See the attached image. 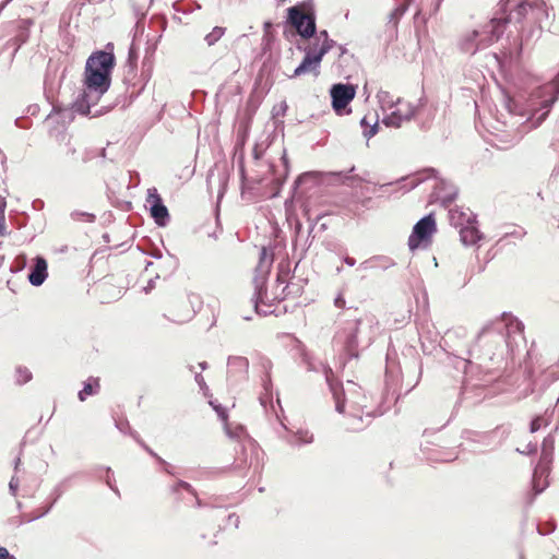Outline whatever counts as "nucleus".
I'll return each mask as SVG.
<instances>
[{
  "mask_svg": "<svg viewBox=\"0 0 559 559\" xmlns=\"http://www.w3.org/2000/svg\"><path fill=\"white\" fill-rule=\"evenodd\" d=\"M114 67L115 56L111 52L100 50L88 57L84 71V88L72 104L75 112L83 116L91 112V107L109 90Z\"/></svg>",
  "mask_w": 559,
  "mask_h": 559,
  "instance_id": "obj_1",
  "label": "nucleus"
},
{
  "mask_svg": "<svg viewBox=\"0 0 559 559\" xmlns=\"http://www.w3.org/2000/svg\"><path fill=\"white\" fill-rule=\"evenodd\" d=\"M548 7L544 0H522L508 14L500 16L502 27L507 23L521 24L518 55H521L523 46L533 38L539 37L543 29V22L548 20Z\"/></svg>",
  "mask_w": 559,
  "mask_h": 559,
  "instance_id": "obj_2",
  "label": "nucleus"
},
{
  "mask_svg": "<svg viewBox=\"0 0 559 559\" xmlns=\"http://www.w3.org/2000/svg\"><path fill=\"white\" fill-rule=\"evenodd\" d=\"M379 330V322L371 313L348 319L336 332L334 341L340 344L349 358H357L359 347H369Z\"/></svg>",
  "mask_w": 559,
  "mask_h": 559,
  "instance_id": "obj_3",
  "label": "nucleus"
},
{
  "mask_svg": "<svg viewBox=\"0 0 559 559\" xmlns=\"http://www.w3.org/2000/svg\"><path fill=\"white\" fill-rule=\"evenodd\" d=\"M321 369L335 402V411L344 414L347 407L348 415L361 421L362 408L366 407L362 402L366 397L361 393L360 386L353 381H347L344 386L335 379L332 368L321 365Z\"/></svg>",
  "mask_w": 559,
  "mask_h": 559,
  "instance_id": "obj_4",
  "label": "nucleus"
},
{
  "mask_svg": "<svg viewBox=\"0 0 559 559\" xmlns=\"http://www.w3.org/2000/svg\"><path fill=\"white\" fill-rule=\"evenodd\" d=\"M523 329L521 321L503 313L501 319L483 328L477 335V344L488 346L486 354L492 359L493 356L502 354L504 347L510 346V334H522Z\"/></svg>",
  "mask_w": 559,
  "mask_h": 559,
  "instance_id": "obj_5",
  "label": "nucleus"
},
{
  "mask_svg": "<svg viewBox=\"0 0 559 559\" xmlns=\"http://www.w3.org/2000/svg\"><path fill=\"white\" fill-rule=\"evenodd\" d=\"M502 34V20L495 16L487 23L464 32L457 46L462 52L473 56L491 46Z\"/></svg>",
  "mask_w": 559,
  "mask_h": 559,
  "instance_id": "obj_6",
  "label": "nucleus"
},
{
  "mask_svg": "<svg viewBox=\"0 0 559 559\" xmlns=\"http://www.w3.org/2000/svg\"><path fill=\"white\" fill-rule=\"evenodd\" d=\"M378 97L382 106H388L389 109H392L391 112L382 119V123L391 128H401L404 123L415 119L426 103L424 98H419L416 103L397 98L396 102L389 104L386 103V98L389 97L388 92H380Z\"/></svg>",
  "mask_w": 559,
  "mask_h": 559,
  "instance_id": "obj_7",
  "label": "nucleus"
},
{
  "mask_svg": "<svg viewBox=\"0 0 559 559\" xmlns=\"http://www.w3.org/2000/svg\"><path fill=\"white\" fill-rule=\"evenodd\" d=\"M272 262V255H269L266 249L262 248L260 252V261L255 267V274L253 277L254 293L252 296V301L254 302V309L257 313H259V304L264 302V297L266 296V280Z\"/></svg>",
  "mask_w": 559,
  "mask_h": 559,
  "instance_id": "obj_8",
  "label": "nucleus"
},
{
  "mask_svg": "<svg viewBox=\"0 0 559 559\" xmlns=\"http://www.w3.org/2000/svg\"><path fill=\"white\" fill-rule=\"evenodd\" d=\"M287 20L305 39H311L317 34L316 15L312 12L307 13L297 5L290 7L287 10Z\"/></svg>",
  "mask_w": 559,
  "mask_h": 559,
  "instance_id": "obj_9",
  "label": "nucleus"
},
{
  "mask_svg": "<svg viewBox=\"0 0 559 559\" xmlns=\"http://www.w3.org/2000/svg\"><path fill=\"white\" fill-rule=\"evenodd\" d=\"M436 219L433 214H428L420 218L413 227V231L408 238V247L411 250L417 249L421 243L428 242L433 233H436Z\"/></svg>",
  "mask_w": 559,
  "mask_h": 559,
  "instance_id": "obj_10",
  "label": "nucleus"
},
{
  "mask_svg": "<svg viewBox=\"0 0 559 559\" xmlns=\"http://www.w3.org/2000/svg\"><path fill=\"white\" fill-rule=\"evenodd\" d=\"M551 88L554 91V95L550 98L543 100L540 108L527 118L525 121V124H527V127H525V131L539 127L547 118L552 105L557 102L559 96V71L552 80Z\"/></svg>",
  "mask_w": 559,
  "mask_h": 559,
  "instance_id": "obj_11",
  "label": "nucleus"
},
{
  "mask_svg": "<svg viewBox=\"0 0 559 559\" xmlns=\"http://www.w3.org/2000/svg\"><path fill=\"white\" fill-rule=\"evenodd\" d=\"M551 88L554 91V95L550 98L543 100L540 108L527 118L525 121V124H527V127H525V131L539 127L547 118L552 105L557 102L559 96V71L552 80Z\"/></svg>",
  "mask_w": 559,
  "mask_h": 559,
  "instance_id": "obj_12",
  "label": "nucleus"
},
{
  "mask_svg": "<svg viewBox=\"0 0 559 559\" xmlns=\"http://www.w3.org/2000/svg\"><path fill=\"white\" fill-rule=\"evenodd\" d=\"M332 107L341 115L346 106L354 99L356 90L352 84L337 83L330 90Z\"/></svg>",
  "mask_w": 559,
  "mask_h": 559,
  "instance_id": "obj_13",
  "label": "nucleus"
},
{
  "mask_svg": "<svg viewBox=\"0 0 559 559\" xmlns=\"http://www.w3.org/2000/svg\"><path fill=\"white\" fill-rule=\"evenodd\" d=\"M146 202L150 205L151 216L154 218V222L160 227L166 226L169 222L168 209L155 188L148 189Z\"/></svg>",
  "mask_w": 559,
  "mask_h": 559,
  "instance_id": "obj_14",
  "label": "nucleus"
},
{
  "mask_svg": "<svg viewBox=\"0 0 559 559\" xmlns=\"http://www.w3.org/2000/svg\"><path fill=\"white\" fill-rule=\"evenodd\" d=\"M227 378L237 383L248 378L249 360L242 356H229L227 360Z\"/></svg>",
  "mask_w": 559,
  "mask_h": 559,
  "instance_id": "obj_15",
  "label": "nucleus"
},
{
  "mask_svg": "<svg viewBox=\"0 0 559 559\" xmlns=\"http://www.w3.org/2000/svg\"><path fill=\"white\" fill-rule=\"evenodd\" d=\"M324 57V49L318 50L317 55L306 53L300 64L294 70L290 78H297L307 73H313L314 76L320 74V64Z\"/></svg>",
  "mask_w": 559,
  "mask_h": 559,
  "instance_id": "obj_16",
  "label": "nucleus"
},
{
  "mask_svg": "<svg viewBox=\"0 0 559 559\" xmlns=\"http://www.w3.org/2000/svg\"><path fill=\"white\" fill-rule=\"evenodd\" d=\"M33 25L34 21L32 19H22L17 21L15 35L10 40V43H12V45L14 46L13 55H15L19 51V49L28 41L31 28Z\"/></svg>",
  "mask_w": 559,
  "mask_h": 559,
  "instance_id": "obj_17",
  "label": "nucleus"
},
{
  "mask_svg": "<svg viewBox=\"0 0 559 559\" xmlns=\"http://www.w3.org/2000/svg\"><path fill=\"white\" fill-rule=\"evenodd\" d=\"M449 219L452 226L457 229L472 223H477L476 215L469 209L455 207L449 211Z\"/></svg>",
  "mask_w": 559,
  "mask_h": 559,
  "instance_id": "obj_18",
  "label": "nucleus"
},
{
  "mask_svg": "<svg viewBox=\"0 0 559 559\" xmlns=\"http://www.w3.org/2000/svg\"><path fill=\"white\" fill-rule=\"evenodd\" d=\"M395 265V262L386 255H373L358 265V271H385L389 267Z\"/></svg>",
  "mask_w": 559,
  "mask_h": 559,
  "instance_id": "obj_19",
  "label": "nucleus"
},
{
  "mask_svg": "<svg viewBox=\"0 0 559 559\" xmlns=\"http://www.w3.org/2000/svg\"><path fill=\"white\" fill-rule=\"evenodd\" d=\"M47 261L43 257H36L35 264L28 273V282L33 286H40L47 278Z\"/></svg>",
  "mask_w": 559,
  "mask_h": 559,
  "instance_id": "obj_20",
  "label": "nucleus"
},
{
  "mask_svg": "<svg viewBox=\"0 0 559 559\" xmlns=\"http://www.w3.org/2000/svg\"><path fill=\"white\" fill-rule=\"evenodd\" d=\"M549 474L548 466L538 465L535 467L533 477H532V486L534 490V495L537 496L542 493L549 485L547 479H543V477H547Z\"/></svg>",
  "mask_w": 559,
  "mask_h": 559,
  "instance_id": "obj_21",
  "label": "nucleus"
},
{
  "mask_svg": "<svg viewBox=\"0 0 559 559\" xmlns=\"http://www.w3.org/2000/svg\"><path fill=\"white\" fill-rule=\"evenodd\" d=\"M459 231L461 241L465 246L476 245L483 238V234L479 231L477 223H472L465 227H461Z\"/></svg>",
  "mask_w": 559,
  "mask_h": 559,
  "instance_id": "obj_22",
  "label": "nucleus"
},
{
  "mask_svg": "<svg viewBox=\"0 0 559 559\" xmlns=\"http://www.w3.org/2000/svg\"><path fill=\"white\" fill-rule=\"evenodd\" d=\"M555 450V437L554 433H549L544 438L542 443V453L538 465L548 466L552 461V454Z\"/></svg>",
  "mask_w": 559,
  "mask_h": 559,
  "instance_id": "obj_23",
  "label": "nucleus"
},
{
  "mask_svg": "<svg viewBox=\"0 0 559 559\" xmlns=\"http://www.w3.org/2000/svg\"><path fill=\"white\" fill-rule=\"evenodd\" d=\"M436 194L441 200L442 204H450L456 197L457 190L453 186L447 185V182L441 181L436 187Z\"/></svg>",
  "mask_w": 559,
  "mask_h": 559,
  "instance_id": "obj_24",
  "label": "nucleus"
},
{
  "mask_svg": "<svg viewBox=\"0 0 559 559\" xmlns=\"http://www.w3.org/2000/svg\"><path fill=\"white\" fill-rule=\"evenodd\" d=\"M99 388L98 379H90L86 381L83 385V389L79 392L78 397L81 402H84L87 396L93 395L97 393V390Z\"/></svg>",
  "mask_w": 559,
  "mask_h": 559,
  "instance_id": "obj_25",
  "label": "nucleus"
},
{
  "mask_svg": "<svg viewBox=\"0 0 559 559\" xmlns=\"http://www.w3.org/2000/svg\"><path fill=\"white\" fill-rule=\"evenodd\" d=\"M33 378L31 370L24 366H17L15 368L14 380L17 385H23L29 382Z\"/></svg>",
  "mask_w": 559,
  "mask_h": 559,
  "instance_id": "obj_26",
  "label": "nucleus"
},
{
  "mask_svg": "<svg viewBox=\"0 0 559 559\" xmlns=\"http://www.w3.org/2000/svg\"><path fill=\"white\" fill-rule=\"evenodd\" d=\"M360 126L362 128V134L364 136L369 140L371 139L373 135L377 134L378 132V119H376L373 121V123H370L367 119V117H364L361 120H360Z\"/></svg>",
  "mask_w": 559,
  "mask_h": 559,
  "instance_id": "obj_27",
  "label": "nucleus"
},
{
  "mask_svg": "<svg viewBox=\"0 0 559 559\" xmlns=\"http://www.w3.org/2000/svg\"><path fill=\"white\" fill-rule=\"evenodd\" d=\"M226 28L215 26L209 34L205 35L204 40L209 47L214 46L225 34Z\"/></svg>",
  "mask_w": 559,
  "mask_h": 559,
  "instance_id": "obj_28",
  "label": "nucleus"
},
{
  "mask_svg": "<svg viewBox=\"0 0 559 559\" xmlns=\"http://www.w3.org/2000/svg\"><path fill=\"white\" fill-rule=\"evenodd\" d=\"M425 173L428 174V176H424V174H417L411 180L408 190H412V189L416 188L421 181L426 180L427 178H430V177L435 176L436 170L435 169H428Z\"/></svg>",
  "mask_w": 559,
  "mask_h": 559,
  "instance_id": "obj_29",
  "label": "nucleus"
},
{
  "mask_svg": "<svg viewBox=\"0 0 559 559\" xmlns=\"http://www.w3.org/2000/svg\"><path fill=\"white\" fill-rule=\"evenodd\" d=\"M333 176H337L342 179V182L344 185H347L349 187H354L356 181H362L364 179L358 176H349L348 174H345L343 171L334 173Z\"/></svg>",
  "mask_w": 559,
  "mask_h": 559,
  "instance_id": "obj_30",
  "label": "nucleus"
},
{
  "mask_svg": "<svg viewBox=\"0 0 559 559\" xmlns=\"http://www.w3.org/2000/svg\"><path fill=\"white\" fill-rule=\"evenodd\" d=\"M179 489H183L186 491H188L189 493L193 495V496H197V492L194 490V488L187 481L185 480H178L173 487H171V491L174 493H177L179 491Z\"/></svg>",
  "mask_w": 559,
  "mask_h": 559,
  "instance_id": "obj_31",
  "label": "nucleus"
},
{
  "mask_svg": "<svg viewBox=\"0 0 559 559\" xmlns=\"http://www.w3.org/2000/svg\"><path fill=\"white\" fill-rule=\"evenodd\" d=\"M313 440V436L310 435L308 431H299L295 437V444L301 445V444H308L311 443Z\"/></svg>",
  "mask_w": 559,
  "mask_h": 559,
  "instance_id": "obj_32",
  "label": "nucleus"
},
{
  "mask_svg": "<svg viewBox=\"0 0 559 559\" xmlns=\"http://www.w3.org/2000/svg\"><path fill=\"white\" fill-rule=\"evenodd\" d=\"M547 425H548V420L546 418H544V416H536L531 421L530 431L532 433H534V432L538 431L542 426H547Z\"/></svg>",
  "mask_w": 559,
  "mask_h": 559,
  "instance_id": "obj_33",
  "label": "nucleus"
},
{
  "mask_svg": "<svg viewBox=\"0 0 559 559\" xmlns=\"http://www.w3.org/2000/svg\"><path fill=\"white\" fill-rule=\"evenodd\" d=\"M71 217L75 221L84 219L86 222H94L95 215L86 212L74 211L71 213Z\"/></svg>",
  "mask_w": 559,
  "mask_h": 559,
  "instance_id": "obj_34",
  "label": "nucleus"
},
{
  "mask_svg": "<svg viewBox=\"0 0 559 559\" xmlns=\"http://www.w3.org/2000/svg\"><path fill=\"white\" fill-rule=\"evenodd\" d=\"M314 178V173H304L295 180L294 187L297 189L298 187L302 186L304 183L308 182L309 180H312Z\"/></svg>",
  "mask_w": 559,
  "mask_h": 559,
  "instance_id": "obj_35",
  "label": "nucleus"
},
{
  "mask_svg": "<svg viewBox=\"0 0 559 559\" xmlns=\"http://www.w3.org/2000/svg\"><path fill=\"white\" fill-rule=\"evenodd\" d=\"M143 447H144V449L148 452V454H151L152 456H154V457L157 460V462H158V463H160V464H163V465H164V469H165V472H166L167 474H170V475L173 474V473H171V471H170V468H169V467H170V466H169V464H168L165 460H163L160 456H158V455H157V454H156L152 449H150L148 447H146V445H144V444H143Z\"/></svg>",
  "mask_w": 559,
  "mask_h": 559,
  "instance_id": "obj_36",
  "label": "nucleus"
},
{
  "mask_svg": "<svg viewBox=\"0 0 559 559\" xmlns=\"http://www.w3.org/2000/svg\"><path fill=\"white\" fill-rule=\"evenodd\" d=\"M210 405L213 407V409L217 413L218 417L223 420V421H227V413H226V409L221 405V404H217L213 401L210 402Z\"/></svg>",
  "mask_w": 559,
  "mask_h": 559,
  "instance_id": "obj_37",
  "label": "nucleus"
},
{
  "mask_svg": "<svg viewBox=\"0 0 559 559\" xmlns=\"http://www.w3.org/2000/svg\"><path fill=\"white\" fill-rule=\"evenodd\" d=\"M457 457V454H439V453H436L435 455L432 456H429L430 460H433V461H440V462H451L453 460H455Z\"/></svg>",
  "mask_w": 559,
  "mask_h": 559,
  "instance_id": "obj_38",
  "label": "nucleus"
},
{
  "mask_svg": "<svg viewBox=\"0 0 559 559\" xmlns=\"http://www.w3.org/2000/svg\"><path fill=\"white\" fill-rule=\"evenodd\" d=\"M321 43L320 41H317L314 38L312 41L309 43V45H307L305 48H304V51H305V55L306 53H312V55H317L318 53V48L320 47Z\"/></svg>",
  "mask_w": 559,
  "mask_h": 559,
  "instance_id": "obj_39",
  "label": "nucleus"
},
{
  "mask_svg": "<svg viewBox=\"0 0 559 559\" xmlns=\"http://www.w3.org/2000/svg\"><path fill=\"white\" fill-rule=\"evenodd\" d=\"M116 427L123 433H126L127 431L130 432V435L136 439V433L135 432H132L131 429H130V426H129V423L128 421H116Z\"/></svg>",
  "mask_w": 559,
  "mask_h": 559,
  "instance_id": "obj_40",
  "label": "nucleus"
},
{
  "mask_svg": "<svg viewBox=\"0 0 559 559\" xmlns=\"http://www.w3.org/2000/svg\"><path fill=\"white\" fill-rule=\"evenodd\" d=\"M335 45H336V43L333 39L329 38L326 40H322L318 50L324 49V56H325Z\"/></svg>",
  "mask_w": 559,
  "mask_h": 559,
  "instance_id": "obj_41",
  "label": "nucleus"
},
{
  "mask_svg": "<svg viewBox=\"0 0 559 559\" xmlns=\"http://www.w3.org/2000/svg\"><path fill=\"white\" fill-rule=\"evenodd\" d=\"M138 60V51L134 45L132 44L129 48L128 61L131 67L135 66Z\"/></svg>",
  "mask_w": 559,
  "mask_h": 559,
  "instance_id": "obj_42",
  "label": "nucleus"
},
{
  "mask_svg": "<svg viewBox=\"0 0 559 559\" xmlns=\"http://www.w3.org/2000/svg\"><path fill=\"white\" fill-rule=\"evenodd\" d=\"M53 507V502H50L47 507H45L39 513L37 514H34L33 516H31L28 519V522H33L35 520H38L40 519L41 516L48 514L50 512V510L52 509Z\"/></svg>",
  "mask_w": 559,
  "mask_h": 559,
  "instance_id": "obj_43",
  "label": "nucleus"
},
{
  "mask_svg": "<svg viewBox=\"0 0 559 559\" xmlns=\"http://www.w3.org/2000/svg\"><path fill=\"white\" fill-rule=\"evenodd\" d=\"M19 486H20V480L16 476H12L11 479H10V483H9V490L10 492L15 496L16 495V491L19 489Z\"/></svg>",
  "mask_w": 559,
  "mask_h": 559,
  "instance_id": "obj_44",
  "label": "nucleus"
},
{
  "mask_svg": "<svg viewBox=\"0 0 559 559\" xmlns=\"http://www.w3.org/2000/svg\"><path fill=\"white\" fill-rule=\"evenodd\" d=\"M260 367L264 371V374L270 373L272 369V361L269 358L262 357L260 359Z\"/></svg>",
  "mask_w": 559,
  "mask_h": 559,
  "instance_id": "obj_45",
  "label": "nucleus"
},
{
  "mask_svg": "<svg viewBox=\"0 0 559 559\" xmlns=\"http://www.w3.org/2000/svg\"><path fill=\"white\" fill-rule=\"evenodd\" d=\"M106 473H107V476H106V484H107V486H108L112 491H115L117 495H119V490H118V489H117V487L114 485L112 477L110 476V474H111V468H110V467H107V468H106Z\"/></svg>",
  "mask_w": 559,
  "mask_h": 559,
  "instance_id": "obj_46",
  "label": "nucleus"
},
{
  "mask_svg": "<svg viewBox=\"0 0 559 559\" xmlns=\"http://www.w3.org/2000/svg\"><path fill=\"white\" fill-rule=\"evenodd\" d=\"M262 385L265 390L266 393H269L271 391V388H272V380H271V374L270 373H266L262 377Z\"/></svg>",
  "mask_w": 559,
  "mask_h": 559,
  "instance_id": "obj_47",
  "label": "nucleus"
},
{
  "mask_svg": "<svg viewBox=\"0 0 559 559\" xmlns=\"http://www.w3.org/2000/svg\"><path fill=\"white\" fill-rule=\"evenodd\" d=\"M537 450L536 445L533 444V443H528L525 448V450H520V449H516V452L521 453V454H533L535 453Z\"/></svg>",
  "mask_w": 559,
  "mask_h": 559,
  "instance_id": "obj_48",
  "label": "nucleus"
},
{
  "mask_svg": "<svg viewBox=\"0 0 559 559\" xmlns=\"http://www.w3.org/2000/svg\"><path fill=\"white\" fill-rule=\"evenodd\" d=\"M286 110H287V104L285 102H282L280 104L278 108L274 107V109H273L274 114L273 115L274 116H281L282 115L283 116V115H285Z\"/></svg>",
  "mask_w": 559,
  "mask_h": 559,
  "instance_id": "obj_49",
  "label": "nucleus"
},
{
  "mask_svg": "<svg viewBox=\"0 0 559 559\" xmlns=\"http://www.w3.org/2000/svg\"><path fill=\"white\" fill-rule=\"evenodd\" d=\"M312 38L320 43H322V40H326L329 39L328 31L323 29L317 36L314 35Z\"/></svg>",
  "mask_w": 559,
  "mask_h": 559,
  "instance_id": "obj_50",
  "label": "nucleus"
},
{
  "mask_svg": "<svg viewBox=\"0 0 559 559\" xmlns=\"http://www.w3.org/2000/svg\"><path fill=\"white\" fill-rule=\"evenodd\" d=\"M0 559H15V557L10 555L7 548L0 547Z\"/></svg>",
  "mask_w": 559,
  "mask_h": 559,
  "instance_id": "obj_51",
  "label": "nucleus"
},
{
  "mask_svg": "<svg viewBox=\"0 0 559 559\" xmlns=\"http://www.w3.org/2000/svg\"><path fill=\"white\" fill-rule=\"evenodd\" d=\"M159 276L156 275L155 278H151L148 282H147V285L144 287V292L147 294L150 293L152 289H154L155 287V281L158 278Z\"/></svg>",
  "mask_w": 559,
  "mask_h": 559,
  "instance_id": "obj_52",
  "label": "nucleus"
},
{
  "mask_svg": "<svg viewBox=\"0 0 559 559\" xmlns=\"http://www.w3.org/2000/svg\"><path fill=\"white\" fill-rule=\"evenodd\" d=\"M345 299L342 295H338L335 299H334V305L335 307L337 308H344L345 307Z\"/></svg>",
  "mask_w": 559,
  "mask_h": 559,
  "instance_id": "obj_53",
  "label": "nucleus"
},
{
  "mask_svg": "<svg viewBox=\"0 0 559 559\" xmlns=\"http://www.w3.org/2000/svg\"><path fill=\"white\" fill-rule=\"evenodd\" d=\"M194 379L201 389L206 388L205 380L201 373H197Z\"/></svg>",
  "mask_w": 559,
  "mask_h": 559,
  "instance_id": "obj_54",
  "label": "nucleus"
},
{
  "mask_svg": "<svg viewBox=\"0 0 559 559\" xmlns=\"http://www.w3.org/2000/svg\"><path fill=\"white\" fill-rule=\"evenodd\" d=\"M5 235V218L4 214H0V237Z\"/></svg>",
  "mask_w": 559,
  "mask_h": 559,
  "instance_id": "obj_55",
  "label": "nucleus"
},
{
  "mask_svg": "<svg viewBox=\"0 0 559 559\" xmlns=\"http://www.w3.org/2000/svg\"><path fill=\"white\" fill-rule=\"evenodd\" d=\"M52 495H53V499H52V501H51V502H53V504H55V503L57 502V500H58V499L61 497V495H62V490H61V488H60L59 486H57V487L53 489Z\"/></svg>",
  "mask_w": 559,
  "mask_h": 559,
  "instance_id": "obj_56",
  "label": "nucleus"
},
{
  "mask_svg": "<svg viewBox=\"0 0 559 559\" xmlns=\"http://www.w3.org/2000/svg\"><path fill=\"white\" fill-rule=\"evenodd\" d=\"M344 262L348 265V266H354L356 264V260L352 257H345L344 258Z\"/></svg>",
  "mask_w": 559,
  "mask_h": 559,
  "instance_id": "obj_57",
  "label": "nucleus"
},
{
  "mask_svg": "<svg viewBox=\"0 0 559 559\" xmlns=\"http://www.w3.org/2000/svg\"><path fill=\"white\" fill-rule=\"evenodd\" d=\"M228 520L235 524V526H238L239 523V516L236 514H229Z\"/></svg>",
  "mask_w": 559,
  "mask_h": 559,
  "instance_id": "obj_58",
  "label": "nucleus"
},
{
  "mask_svg": "<svg viewBox=\"0 0 559 559\" xmlns=\"http://www.w3.org/2000/svg\"><path fill=\"white\" fill-rule=\"evenodd\" d=\"M5 205V200L2 197H0V214H4Z\"/></svg>",
  "mask_w": 559,
  "mask_h": 559,
  "instance_id": "obj_59",
  "label": "nucleus"
},
{
  "mask_svg": "<svg viewBox=\"0 0 559 559\" xmlns=\"http://www.w3.org/2000/svg\"><path fill=\"white\" fill-rule=\"evenodd\" d=\"M405 10H406L405 8H397V9L394 11L393 15L401 16V15H403V14H404Z\"/></svg>",
  "mask_w": 559,
  "mask_h": 559,
  "instance_id": "obj_60",
  "label": "nucleus"
},
{
  "mask_svg": "<svg viewBox=\"0 0 559 559\" xmlns=\"http://www.w3.org/2000/svg\"><path fill=\"white\" fill-rule=\"evenodd\" d=\"M152 257L155 258V259H160L162 258V252L160 251H155L152 253Z\"/></svg>",
  "mask_w": 559,
  "mask_h": 559,
  "instance_id": "obj_61",
  "label": "nucleus"
},
{
  "mask_svg": "<svg viewBox=\"0 0 559 559\" xmlns=\"http://www.w3.org/2000/svg\"><path fill=\"white\" fill-rule=\"evenodd\" d=\"M20 464H21V459H20V457H17V459L15 460V464H14V469H15V472H17V471H19V466H20Z\"/></svg>",
  "mask_w": 559,
  "mask_h": 559,
  "instance_id": "obj_62",
  "label": "nucleus"
},
{
  "mask_svg": "<svg viewBox=\"0 0 559 559\" xmlns=\"http://www.w3.org/2000/svg\"><path fill=\"white\" fill-rule=\"evenodd\" d=\"M199 366L202 370H205L207 368V364L205 361L200 362Z\"/></svg>",
  "mask_w": 559,
  "mask_h": 559,
  "instance_id": "obj_63",
  "label": "nucleus"
},
{
  "mask_svg": "<svg viewBox=\"0 0 559 559\" xmlns=\"http://www.w3.org/2000/svg\"><path fill=\"white\" fill-rule=\"evenodd\" d=\"M352 428L355 429V430H359L362 428L361 425H358V424H352Z\"/></svg>",
  "mask_w": 559,
  "mask_h": 559,
  "instance_id": "obj_64",
  "label": "nucleus"
}]
</instances>
